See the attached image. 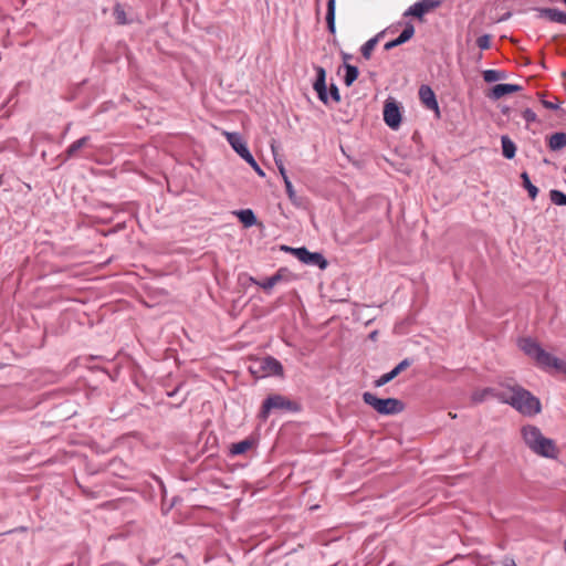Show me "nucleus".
Masks as SVG:
<instances>
[{
    "label": "nucleus",
    "mask_w": 566,
    "mask_h": 566,
    "mask_svg": "<svg viewBox=\"0 0 566 566\" xmlns=\"http://www.w3.org/2000/svg\"><path fill=\"white\" fill-rule=\"evenodd\" d=\"M283 181H284L285 189H286V192H287V196H289L290 200L295 202L296 193H295V190L293 188V185H292L291 180L289 179V177H285V179Z\"/></svg>",
    "instance_id": "obj_34"
},
{
    "label": "nucleus",
    "mask_w": 566,
    "mask_h": 566,
    "mask_svg": "<svg viewBox=\"0 0 566 566\" xmlns=\"http://www.w3.org/2000/svg\"><path fill=\"white\" fill-rule=\"evenodd\" d=\"M253 440L244 439L242 441H239L237 443H232L230 447V453L231 455H240L248 452L253 447Z\"/></svg>",
    "instance_id": "obj_19"
},
{
    "label": "nucleus",
    "mask_w": 566,
    "mask_h": 566,
    "mask_svg": "<svg viewBox=\"0 0 566 566\" xmlns=\"http://www.w3.org/2000/svg\"><path fill=\"white\" fill-rule=\"evenodd\" d=\"M250 371L258 378H264L272 375L281 376L283 367L277 359L268 356L254 360L250 366Z\"/></svg>",
    "instance_id": "obj_4"
},
{
    "label": "nucleus",
    "mask_w": 566,
    "mask_h": 566,
    "mask_svg": "<svg viewBox=\"0 0 566 566\" xmlns=\"http://www.w3.org/2000/svg\"><path fill=\"white\" fill-rule=\"evenodd\" d=\"M350 55L344 54V65L346 67L345 83L350 85L354 82V65L350 64Z\"/></svg>",
    "instance_id": "obj_27"
},
{
    "label": "nucleus",
    "mask_w": 566,
    "mask_h": 566,
    "mask_svg": "<svg viewBox=\"0 0 566 566\" xmlns=\"http://www.w3.org/2000/svg\"><path fill=\"white\" fill-rule=\"evenodd\" d=\"M340 149L343 150V153L349 158V155L346 154L345 149H344V146L340 145Z\"/></svg>",
    "instance_id": "obj_43"
},
{
    "label": "nucleus",
    "mask_w": 566,
    "mask_h": 566,
    "mask_svg": "<svg viewBox=\"0 0 566 566\" xmlns=\"http://www.w3.org/2000/svg\"><path fill=\"white\" fill-rule=\"evenodd\" d=\"M507 385L509 384H502L501 385L502 389L490 388V387L484 388L483 389L484 395H485V397L491 396L504 403L505 399H506V395H507Z\"/></svg>",
    "instance_id": "obj_21"
},
{
    "label": "nucleus",
    "mask_w": 566,
    "mask_h": 566,
    "mask_svg": "<svg viewBox=\"0 0 566 566\" xmlns=\"http://www.w3.org/2000/svg\"><path fill=\"white\" fill-rule=\"evenodd\" d=\"M564 174H566V166L563 168Z\"/></svg>",
    "instance_id": "obj_46"
},
{
    "label": "nucleus",
    "mask_w": 566,
    "mask_h": 566,
    "mask_svg": "<svg viewBox=\"0 0 566 566\" xmlns=\"http://www.w3.org/2000/svg\"><path fill=\"white\" fill-rule=\"evenodd\" d=\"M384 120L391 129H397L401 124V113L398 103L387 99L384 106Z\"/></svg>",
    "instance_id": "obj_6"
},
{
    "label": "nucleus",
    "mask_w": 566,
    "mask_h": 566,
    "mask_svg": "<svg viewBox=\"0 0 566 566\" xmlns=\"http://www.w3.org/2000/svg\"><path fill=\"white\" fill-rule=\"evenodd\" d=\"M564 551L566 553V538H565V542H564Z\"/></svg>",
    "instance_id": "obj_44"
},
{
    "label": "nucleus",
    "mask_w": 566,
    "mask_h": 566,
    "mask_svg": "<svg viewBox=\"0 0 566 566\" xmlns=\"http://www.w3.org/2000/svg\"><path fill=\"white\" fill-rule=\"evenodd\" d=\"M476 45L481 50H489L491 48V35L483 34L476 39Z\"/></svg>",
    "instance_id": "obj_32"
},
{
    "label": "nucleus",
    "mask_w": 566,
    "mask_h": 566,
    "mask_svg": "<svg viewBox=\"0 0 566 566\" xmlns=\"http://www.w3.org/2000/svg\"><path fill=\"white\" fill-rule=\"evenodd\" d=\"M565 113H566V111H565Z\"/></svg>",
    "instance_id": "obj_48"
},
{
    "label": "nucleus",
    "mask_w": 566,
    "mask_h": 566,
    "mask_svg": "<svg viewBox=\"0 0 566 566\" xmlns=\"http://www.w3.org/2000/svg\"><path fill=\"white\" fill-rule=\"evenodd\" d=\"M316 81L314 82V90L316 91L317 95H318V98L327 104L328 102V95H327V92H326V84H325V77H326V73H325V70L321 66H317L316 67Z\"/></svg>",
    "instance_id": "obj_14"
},
{
    "label": "nucleus",
    "mask_w": 566,
    "mask_h": 566,
    "mask_svg": "<svg viewBox=\"0 0 566 566\" xmlns=\"http://www.w3.org/2000/svg\"><path fill=\"white\" fill-rule=\"evenodd\" d=\"M222 135L226 137V139L228 140V143L231 145V147L233 148V150L242 158V159H245L247 157H249L251 155V153L249 151L248 147H247V144L241 139V137L239 136V134L237 133H229V132H223Z\"/></svg>",
    "instance_id": "obj_10"
},
{
    "label": "nucleus",
    "mask_w": 566,
    "mask_h": 566,
    "mask_svg": "<svg viewBox=\"0 0 566 566\" xmlns=\"http://www.w3.org/2000/svg\"><path fill=\"white\" fill-rule=\"evenodd\" d=\"M485 398H486V397H485V395H484V391H483V390H481V391H476V392H474V394L472 395V400H473V402H475V403H479V402L484 401V399H485Z\"/></svg>",
    "instance_id": "obj_40"
},
{
    "label": "nucleus",
    "mask_w": 566,
    "mask_h": 566,
    "mask_svg": "<svg viewBox=\"0 0 566 566\" xmlns=\"http://www.w3.org/2000/svg\"><path fill=\"white\" fill-rule=\"evenodd\" d=\"M563 2L566 4V0H563Z\"/></svg>",
    "instance_id": "obj_47"
},
{
    "label": "nucleus",
    "mask_w": 566,
    "mask_h": 566,
    "mask_svg": "<svg viewBox=\"0 0 566 566\" xmlns=\"http://www.w3.org/2000/svg\"><path fill=\"white\" fill-rule=\"evenodd\" d=\"M522 116L527 123H533L537 120L536 113L531 108L524 109Z\"/></svg>",
    "instance_id": "obj_38"
},
{
    "label": "nucleus",
    "mask_w": 566,
    "mask_h": 566,
    "mask_svg": "<svg viewBox=\"0 0 566 566\" xmlns=\"http://www.w3.org/2000/svg\"><path fill=\"white\" fill-rule=\"evenodd\" d=\"M549 199L556 206H566V195L557 189L549 191Z\"/></svg>",
    "instance_id": "obj_28"
},
{
    "label": "nucleus",
    "mask_w": 566,
    "mask_h": 566,
    "mask_svg": "<svg viewBox=\"0 0 566 566\" xmlns=\"http://www.w3.org/2000/svg\"><path fill=\"white\" fill-rule=\"evenodd\" d=\"M395 377V374L391 373V370L387 374H384L378 379L375 380L374 385L375 387H381L386 385L387 382L391 381Z\"/></svg>",
    "instance_id": "obj_33"
},
{
    "label": "nucleus",
    "mask_w": 566,
    "mask_h": 566,
    "mask_svg": "<svg viewBox=\"0 0 566 566\" xmlns=\"http://www.w3.org/2000/svg\"><path fill=\"white\" fill-rule=\"evenodd\" d=\"M415 34V27L412 25V23L410 22H407L405 24V28L402 30V32L399 34L398 38L387 42L385 45H384V49L386 51H389L396 46H399L406 42H408Z\"/></svg>",
    "instance_id": "obj_13"
},
{
    "label": "nucleus",
    "mask_w": 566,
    "mask_h": 566,
    "mask_svg": "<svg viewBox=\"0 0 566 566\" xmlns=\"http://www.w3.org/2000/svg\"><path fill=\"white\" fill-rule=\"evenodd\" d=\"M382 33L377 34L373 39L368 40L360 49V52L366 60H369L371 56V52L375 49L376 44L378 43L379 36H381Z\"/></svg>",
    "instance_id": "obj_24"
},
{
    "label": "nucleus",
    "mask_w": 566,
    "mask_h": 566,
    "mask_svg": "<svg viewBox=\"0 0 566 566\" xmlns=\"http://www.w3.org/2000/svg\"><path fill=\"white\" fill-rule=\"evenodd\" d=\"M293 254L303 263L317 265L319 269L327 266V261L321 253L310 252L306 248L293 249Z\"/></svg>",
    "instance_id": "obj_7"
},
{
    "label": "nucleus",
    "mask_w": 566,
    "mask_h": 566,
    "mask_svg": "<svg viewBox=\"0 0 566 566\" xmlns=\"http://www.w3.org/2000/svg\"><path fill=\"white\" fill-rule=\"evenodd\" d=\"M90 140V137L85 136V137H82L77 140H75L74 143H72L66 151H65V158L66 159H70V158H73L77 155V153L84 147L87 145Z\"/></svg>",
    "instance_id": "obj_20"
},
{
    "label": "nucleus",
    "mask_w": 566,
    "mask_h": 566,
    "mask_svg": "<svg viewBox=\"0 0 566 566\" xmlns=\"http://www.w3.org/2000/svg\"><path fill=\"white\" fill-rule=\"evenodd\" d=\"M244 160H245V161H247V163H248V164H249V165L254 169V171H255L259 176H261V177H264V176H265L264 171H263V170L261 169V167L258 165V163L255 161V159L253 158V156H252V155H250L249 157H247Z\"/></svg>",
    "instance_id": "obj_36"
},
{
    "label": "nucleus",
    "mask_w": 566,
    "mask_h": 566,
    "mask_svg": "<svg viewBox=\"0 0 566 566\" xmlns=\"http://www.w3.org/2000/svg\"><path fill=\"white\" fill-rule=\"evenodd\" d=\"M502 154L506 159H512L516 154V146L514 142L506 135L501 137Z\"/></svg>",
    "instance_id": "obj_18"
},
{
    "label": "nucleus",
    "mask_w": 566,
    "mask_h": 566,
    "mask_svg": "<svg viewBox=\"0 0 566 566\" xmlns=\"http://www.w3.org/2000/svg\"><path fill=\"white\" fill-rule=\"evenodd\" d=\"M419 99L426 108L436 111L437 114H439V105L436 94L429 85L422 84L419 87Z\"/></svg>",
    "instance_id": "obj_11"
},
{
    "label": "nucleus",
    "mask_w": 566,
    "mask_h": 566,
    "mask_svg": "<svg viewBox=\"0 0 566 566\" xmlns=\"http://www.w3.org/2000/svg\"><path fill=\"white\" fill-rule=\"evenodd\" d=\"M541 103L547 109L556 111L559 108V104L556 97H554L553 101L542 99Z\"/></svg>",
    "instance_id": "obj_37"
},
{
    "label": "nucleus",
    "mask_w": 566,
    "mask_h": 566,
    "mask_svg": "<svg viewBox=\"0 0 566 566\" xmlns=\"http://www.w3.org/2000/svg\"><path fill=\"white\" fill-rule=\"evenodd\" d=\"M522 86L517 84H496L488 93L490 99L497 101L503 96L522 91Z\"/></svg>",
    "instance_id": "obj_12"
},
{
    "label": "nucleus",
    "mask_w": 566,
    "mask_h": 566,
    "mask_svg": "<svg viewBox=\"0 0 566 566\" xmlns=\"http://www.w3.org/2000/svg\"><path fill=\"white\" fill-rule=\"evenodd\" d=\"M292 402L282 396L275 395L269 397L262 405L260 417L266 419L272 409H290Z\"/></svg>",
    "instance_id": "obj_9"
},
{
    "label": "nucleus",
    "mask_w": 566,
    "mask_h": 566,
    "mask_svg": "<svg viewBox=\"0 0 566 566\" xmlns=\"http://www.w3.org/2000/svg\"><path fill=\"white\" fill-rule=\"evenodd\" d=\"M525 417H533L542 411V403L530 390L521 385H507L505 402Z\"/></svg>",
    "instance_id": "obj_2"
},
{
    "label": "nucleus",
    "mask_w": 566,
    "mask_h": 566,
    "mask_svg": "<svg viewBox=\"0 0 566 566\" xmlns=\"http://www.w3.org/2000/svg\"><path fill=\"white\" fill-rule=\"evenodd\" d=\"M2 184V176L0 175V185Z\"/></svg>",
    "instance_id": "obj_45"
},
{
    "label": "nucleus",
    "mask_w": 566,
    "mask_h": 566,
    "mask_svg": "<svg viewBox=\"0 0 566 566\" xmlns=\"http://www.w3.org/2000/svg\"><path fill=\"white\" fill-rule=\"evenodd\" d=\"M326 22L329 31L335 32V0H328Z\"/></svg>",
    "instance_id": "obj_25"
},
{
    "label": "nucleus",
    "mask_w": 566,
    "mask_h": 566,
    "mask_svg": "<svg viewBox=\"0 0 566 566\" xmlns=\"http://www.w3.org/2000/svg\"><path fill=\"white\" fill-rule=\"evenodd\" d=\"M411 364L412 359L405 358L391 370V373L395 374V377H397L400 373L409 368Z\"/></svg>",
    "instance_id": "obj_31"
},
{
    "label": "nucleus",
    "mask_w": 566,
    "mask_h": 566,
    "mask_svg": "<svg viewBox=\"0 0 566 566\" xmlns=\"http://www.w3.org/2000/svg\"><path fill=\"white\" fill-rule=\"evenodd\" d=\"M547 146L552 151H558L566 147V133L557 132L548 137Z\"/></svg>",
    "instance_id": "obj_17"
},
{
    "label": "nucleus",
    "mask_w": 566,
    "mask_h": 566,
    "mask_svg": "<svg viewBox=\"0 0 566 566\" xmlns=\"http://www.w3.org/2000/svg\"><path fill=\"white\" fill-rule=\"evenodd\" d=\"M530 449L534 453L545 458L554 459L558 454V449L556 448L554 440L545 438L544 436L536 440V442H534V444L531 446Z\"/></svg>",
    "instance_id": "obj_8"
},
{
    "label": "nucleus",
    "mask_w": 566,
    "mask_h": 566,
    "mask_svg": "<svg viewBox=\"0 0 566 566\" xmlns=\"http://www.w3.org/2000/svg\"><path fill=\"white\" fill-rule=\"evenodd\" d=\"M504 566H517L514 562H511L510 564H505Z\"/></svg>",
    "instance_id": "obj_42"
},
{
    "label": "nucleus",
    "mask_w": 566,
    "mask_h": 566,
    "mask_svg": "<svg viewBox=\"0 0 566 566\" xmlns=\"http://www.w3.org/2000/svg\"><path fill=\"white\" fill-rule=\"evenodd\" d=\"M363 400L366 405L370 406L375 411L385 416H392L402 412L406 408L403 401L397 398H378L371 392H364Z\"/></svg>",
    "instance_id": "obj_3"
},
{
    "label": "nucleus",
    "mask_w": 566,
    "mask_h": 566,
    "mask_svg": "<svg viewBox=\"0 0 566 566\" xmlns=\"http://www.w3.org/2000/svg\"><path fill=\"white\" fill-rule=\"evenodd\" d=\"M238 218L245 227H251L255 223L256 219L252 210L245 209L237 212Z\"/></svg>",
    "instance_id": "obj_26"
},
{
    "label": "nucleus",
    "mask_w": 566,
    "mask_h": 566,
    "mask_svg": "<svg viewBox=\"0 0 566 566\" xmlns=\"http://www.w3.org/2000/svg\"><path fill=\"white\" fill-rule=\"evenodd\" d=\"M541 18H546L552 22L566 24V13L556 8H541L538 9Z\"/></svg>",
    "instance_id": "obj_15"
},
{
    "label": "nucleus",
    "mask_w": 566,
    "mask_h": 566,
    "mask_svg": "<svg viewBox=\"0 0 566 566\" xmlns=\"http://www.w3.org/2000/svg\"><path fill=\"white\" fill-rule=\"evenodd\" d=\"M482 76L486 83H493L507 77L506 72L499 70H485L483 71Z\"/></svg>",
    "instance_id": "obj_22"
},
{
    "label": "nucleus",
    "mask_w": 566,
    "mask_h": 566,
    "mask_svg": "<svg viewBox=\"0 0 566 566\" xmlns=\"http://www.w3.org/2000/svg\"><path fill=\"white\" fill-rule=\"evenodd\" d=\"M377 336H378V331H374V332H371V333L369 334V336H368V337H369L371 340H376V339H377Z\"/></svg>",
    "instance_id": "obj_41"
},
{
    "label": "nucleus",
    "mask_w": 566,
    "mask_h": 566,
    "mask_svg": "<svg viewBox=\"0 0 566 566\" xmlns=\"http://www.w3.org/2000/svg\"><path fill=\"white\" fill-rule=\"evenodd\" d=\"M329 94L335 102H339V99H340L339 92H338L337 86H335L334 84H332L329 87Z\"/></svg>",
    "instance_id": "obj_39"
},
{
    "label": "nucleus",
    "mask_w": 566,
    "mask_h": 566,
    "mask_svg": "<svg viewBox=\"0 0 566 566\" xmlns=\"http://www.w3.org/2000/svg\"><path fill=\"white\" fill-rule=\"evenodd\" d=\"M442 4L441 0H419L405 11L403 17H413L423 22L424 14L433 11Z\"/></svg>",
    "instance_id": "obj_5"
},
{
    "label": "nucleus",
    "mask_w": 566,
    "mask_h": 566,
    "mask_svg": "<svg viewBox=\"0 0 566 566\" xmlns=\"http://www.w3.org/2000/svg\"><path fill=\"white\" fill-rule=\"evenodd\" d=\"M518 347L526 356L532 358L539 368L544 370L555 369L566 374V361L544 350L535 339L531 337L520 338Z\"/></svg>",
    "instance_id": "obj_1"
},
{
    "label": "nucleus",
    "mask_w": 566,
    "mask_h": 566,
    "mask_svg": "<svg viewBox=\"0 0 566 566\" xmlns=\"http://www.w3.org/2000/svg\"><path fill=\"white\" fill-rule=\"evenodd\" d=\"M273 149V155H274V161H275V165L277 166V169L280 171V175L282 176L283 180L285 179V177H287V174H286V170H285V167H284V164H283V160L276 155V153L274 151V148L272 147Z\"/></svg>",
    "instance_id": "obj_35"
},
{
    "label": "nucleus",
    "mask_w": 566,
    "mask_h": 566,
    "mask_svg": "<svg viewBox=\"0 0 566 566\" xmlns=\"http://www.w3.org/2000/svg\"><path fill=\"white\" fill-rule=\"evenodd\" d=\"M522 185L527 190L528 196L534 200L538 195V188L531 182L530 176L526 171L521 174Z\"/></svg>",
    "instance_id": "obj_23"
},
{
    "label": "nucleus",
    "mask_w": 566,
    "mask_h": 566,
    "mask_svg": "<svg viewBox=\"0 0 566 566\" xmlns=\"http://www.w3.org/2000/svg\"><path fill=\"white\" fill-rule=\"evenodd\" d=\"M280 280H281V276L279 274H275V275H273L271 277H268L263 282H258V284L263 290H271Z\"/></svg>",
    "instance_id": "obj_30"
},
{
    "label": "nucleus",
    "mask_w": 566,
    "mask_h": 566,
    "mask_svg": "<svg viewBox=\"0 0 566 566\" xmlns=\"http://www.w3.org/2000/svg\"><path fill=\"white\" fill-rule=\"evenodd\" d=\"M113 14H114V18H115V20H116V22L118 24H126L127 23L126 12H125L124 8L119 3H117L114 7Z\"/></svg>",
    "instance_id": "obj_29"
},
{
    "label": "nucleus",
    "mask_w": 566,
    "mask_h": 566,
    "mask_svg": "<svg viewBox=\"0 0 566 566\" xmlns=\"http://www.w3.org/2000/svg\"><path fill=\"white\" fill-rule=\"evenodd\" d=\"M522 437L526 446L530 448L536 442L539 438H542V432L536 426L527 424L524 426L521 430Z\"/></svg>",
    "instance_id": "obj_16"
}]
</instances>
